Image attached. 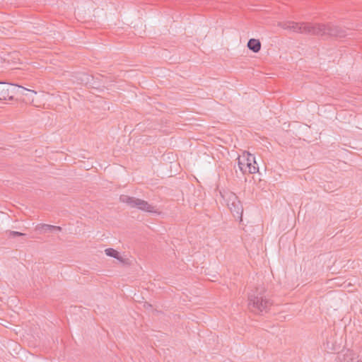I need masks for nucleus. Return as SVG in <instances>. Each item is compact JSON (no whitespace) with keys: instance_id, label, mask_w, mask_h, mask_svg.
I'll return each mask as SVG.
<instances>
[{"instance_id":"2","label":"nucleus","mask_w":362,"mask_h":362,"mask_svg":"<svg viewBox=\"0 0 362 362\" xmlns=\"http://www.w3.org/2000/svg\"><path fill=\"white\" fill-rule=\"evenodd\" d=\"M272 303L264 287L257 288L248 296L249 308L255 313L267 311Z\"/></svg>"},{"instance_id":"12","label":"nucleus","mask_w":362,"mask_h":362,"mask_svg":"<svg viewBox=\"0 0 362 362\" xmlns=\"http://www.w3.org/2000/svg\"><path fill=\"white\" fill-rule=\"evenodd\" d=\"M325 349L327 351L337 350V348L332 344H330V342L329 341H327V343L325 344Z\"/></svg>"},{"instance_id":"1","label":"nucleus","mask_w":362,"mask_h":362,"mask_svg":"<svg viewBox=\"0 0 362 362\" xmlns=\"http://www.w3.org/2000/svg\"><path fill=\"white\" fill-rule=\"evenodd\" d=\"M279 25L285 30L293 32L317 35L344 37L345 35L344 30L339 27L332 24L320 23H298L293 21L280 22Z\"/></svg>"},{"instance_id":"6","label":"nucleus","mask_w":362,"mask_h":362,"mask_svg":"<svg viewBox=\"0 0 362 362\" xmlns=\"http://www.w3.org/2000/svg\"><path fill=\"white\" fill-rule=\"evenodd\" d=\"M18 87L19 89L21 90V93L25 97V100H26V102L33 104L34 97L35 95H37V92L33 90L25 88L23 86H19Z\"/></svg>"},{"instance_id":"8","label":"nucleus","mask_w":362,"mask_h":362,"mask_svg":"<svg viewBox=\"0 0 362 362\" xmlns=\"http://www.w3.org/2000/svg\"><path fill=\"white\" fill-rule=\"evenodd\" d=\"M9 85L0 82V100H6L12 98L10 95Z\"/></svg>"},{"instance_id":"11","label":"nucleus","mask_w":362,"mask_h":362,"mask_svg":"<svg viewBox=\"0 0 362 362\" xmlns=\"http://www.w3.org/2000/svg\"><path fill=\"white\" fill-rule=\"evenodd\" d=\"M247 47L250 50L257 53L261 49V43L258 40L250 39L247 42Z\"/></svg>"},{"instance_id":"3","label":"nucleus","mask_w":362,"mask_h":362,"mask_svg":"<svg viewBox=\"0 0 362 362\" xmlns=\"http://www.w3.org/2000/svg\"><path fill=\"white\" fill-rule=\"evenodd\" d=\"M238 163L240 171L244 174H255L259 170L255 156L249 152L244 151L239 156Z\"/></svg>"},{"instance_id":"7","label":"nucleus","mask_w":362,"mask_h":362,"mask_svg":"<svg viewBox=\"0 0 362 362\" xmlns=\"http://www.w3.org/2000/svg\"><path fill=\"white\" fill-rule=\"evenodd\" d=\"M339 359L341 362H361L358 358V356L352 351L347 350L345 354L339 356Z\"/></svg>"},{"instance_id":"9","label":"nucleus","mask_w":362,"mask_h":362,"mask_svg":"<svg viewBox=\"0 0 362 362\" xmlns=\"http://www.w3.org/2000/svg\"><path fill=\"white\" fill-rule=\"evenodd\" d=\"M105 253L107 256L117 259L119 262L122 263H124L126 262V259L124 257H122L119 252L112 248L106 249L105 250Z\"/></svg>"},{"instance_id":"13","label":"nucleus","mask_w":362,"mask_h":362,"mask_svg":"<svg viewBox=\"0 0 362 362\" xmlns=\"http://www.w3.org/2000/svg\"><path fill=\"white\" fill-rule=\"evenodd\" d=\"M11 235L13 237L15 236H21V235H24L23 233H20V232H18V231H12L11 232Z\"/></svg>"},{"instance_id":"10","label":"nucleus","mask_w":362,"mask_h":362,"mask_svg":"<svg viewBox=\"0 0 362 362\" xmlns=\"http://www.w3.org/2000/svg\"><path fill=\"white\" fill-rule=\"evenodd\" d=\"M35 230L40 231V233H42L48 230L60 231L62 228L59 226H55L49 224H39L36 226Z\"/></svg>"},{"instance_id":"4","label":"nucleus","mask_w":362,"mask_h":362,"mask_svg":"<svg viewBox=\"0 0 362 362\" xmlns=\"http://www.w3.org/2000/svg\"><path fill=\"white\" fill-rule=\"evenodd\" d=\"M221 194L233 216H237L241 221L243 209L238 197L233 192L229 191L221 192Z\"/></svg>"},{"instance_id":"5","label":"nucleus","mask_w":362,"mask_h":362,"mask_svg":"<svg viewBox=\"0 0 362 362\" xmlns=\"http://www.w3.org/2000/svg\"><path fill=\"white\" fill-rule=\"evenodd\" d=\"M120 201L127 204L129 206L132 207H136L140 210L150 212V213H158V210L156 207L147 202L137 199L135 197H131L127 195H122L120 197Z\"/></svg>"}]
</instances>
